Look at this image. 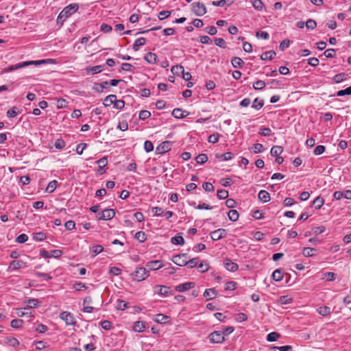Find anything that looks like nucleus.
I'll return each instance as SVG.
<instances>
[{"instance_id": "1", "label": "nucleus", "mask_w": 351, "mask_h": 351, "mask_svg": "<svg viewBox=\"0 0 351 351\" xmlns=\"http://www.w3.org/2000/svg\"><path fill=\"white\" fill-rule=\"evenodd\" d=\"M78 8L79 5L77 3H71L65 7L58 16L57 24L62 26L66 19L77 12Z\"/></svg>"}, {"instance_id": "2", "label": "nucleus", "mask_w": 351, "mask_h": 351, "mask_svg": "<svg viewBox=\"0 0 351 351\" xmlns=\"http://www.w3.org/2000/svg\"><path fill=\"white\" fill-rule=\"evenodd\" d=\"M46 62H47L46 60L23 62H20V63L14 64V65H11V66H8L7 68H5L2 71V73H9V72H11L12 71L23 68V67H25L26 66H28V65H32V64L38 65V64H40L45 63Z\"/></svg>"}, {"instance_id": "3", "label": "nucleus", "mask_w": 351, "mask_h": 351, "mask_svg": "<svg viewBox=\"0 0 351 351\" xmlns=\"http://www.w3.org/2000/svg\"><path fill=\"white\" fill-rule=\"evenodd\" d=\"M132 275L133 276V280L138 282L145 280L149 276L148 271L145 267L136 268V271Z\"/></svg>"}, {"instance_id": "4", "label": "nucleus", "mask_w": 351, "mask_h": 351, "mask_svg": "<svg viewBox=\"0 0 351 351\" xmlns=\"http://www.w3.org/2000/svg\"><path fill=\"white\" fill-rule=\"evenodd\" d=\"M192 10L195 15L202 16L204 15L207 10L204 4L199 2H194L192 3Z\"/></svg>"}, {"instance_id": "5", "label": "nucleus", "mask_w": 351, "mask_h": 351, "mask_svg": "<svg viewBox=\"0 0 351 351\" xmlns=\"http://www.w3.org/2000/svg\"><path fill=\"white\" fill-rule=\"evenodd\" d=\"M115 215V212L113 209H105L101 213H99L97 216L98 220H110Z\"/></svg>"}, {"instance_id": "6", "label": "nucleus", "mask_w": 351, "mask_h": 351, "mask_svg": "<svg viewBox=\"0 0 351 351\" xmlns=\"http://www.w3.org/2000/svg\"><path fill=\"white\" fill-rule=\"evenodd\" d=\"M209 340L213 343H220L225 341L223 333L219 331H215L208 336Z\"/></svg>"}, {"instance_id": "7", "label": "nucleus", "mask_w": 351, "mask_h": 351, "mask_svg": "<svg viewBox=\"0 0 351 351\" xmlns=\"http://www.w3.org/2000/svg\"><path fill=\"white\" fill-rule=\"evenodd\" d=\"M186 259H188V256L186 254H180L178 255H176L173 257L172 261L177 265L182 267L186 266Z\"/></svg>"}, {"instance_id": "8", "label": "nucleus", "mask_w": 351, "mask_h": 351, "mask_svg": "<svg viewBox=\"0 0 351 351\" xmlns=\"http://www.w3.org/2000/svg\"><path fill=\"white\" fill-rule=\"evenodd\" d=\"M60 317L65 322L66 325H72L75 326L76 322L73 316V315L67 311H64L60 313Z\"/></svg>"}, {"instance_id": "9", "label": "nucleus", "mask_w": 351, "mask_h": 351, "mask_svg": "<svg viewBox=\"0 0 351 351\" xmlns=\"http://www.w3.org/2000/svg\"><path fill=\"white\" fill-rule=\"evenodd\" d=\"M195 284L193 282H187L180 284L175 287V290L178 292H184L195 287Z\"/></svg>"}, {"instance_id": "10", "label": "nucleus", "mask_w": 351, "mask_h": 351, "mask_svg": "<svg viewBox=\"0 0 351 351\" xmlns=\"http://www.w3.org/2000/svg\"><path fill=\"white\" fill-rule=\"evenodd\" d=\"M226 230L223 228H219L218 230H214L210 232V237L214 241H218L226 236Z\"/></svg>"}, {"instance_id": "11", "label": "nucleus", "mask_w": 351, "mask_h": 351, "mask_svg": "<svg viewBox=\"0 0 351 351\" xmlns=\"http://www.w3.org/2000/svg\"><path fill=\"white\" fill-rule=\"evenodd\" d=\"M26 266V263L21 260L12 261L8 267V271L19 269L21 268H24Z\"/></svg>"}, {"instance_id": "12", "label": "nucleus", "mask_w": 351, "mask_h": 351, "mask_svg": "<svg viewBox=\"0 0 351 351\" xmlns=\"http://www.w3.org/2000/svg\"><path fill=\"white\" fill-rule=\"evenodd\" d=\"M223 264L225 268L229 271H236L239 269L238 265L228 258L224 260Z\"/></svg>"}, {"instance_id": "13", "label": "nucleus", "mask_w": 351, "mask_h": 351, "mask_svg": "<svg viewBox=\"0 0 351 351\" xmlns=\"http://www.w3.org/2000/svg\"><path fill=\"white\" fill-rule=\"evenodd\" d=\"M189 112L180 108H175L172 111V116L176 119H182L187 117Z\"/></svg>"}, {"instance_id": "14", "label": "nucleus", "mask_w": 351, "mask_h": 351, "mask_svg": "<svg viewBox=\"0 0 351 351\" xmlns=\"http://www.w3.org/2000/svg\"><path fill=\"white\" fill-rule=\"evenodd\" d=\"M146 266L150 270H156L162 267V263L160 261H154L148 262Z\"/></svg>"}, {"instance_id": "15", "label": "nucleus", "mask_w": 351, "mask_h": 351, "mask_svg": "<svg viewBox=\"0 0 351 351\" xmlns=\"http://www.w3.org/2000/svg\"><path fill=\"white\" fill-rule=\"evenodd\" d=\"M258 197L260 201H261L264 203L267 202L270 200L269 193L265 190H261L259 191V193L258 194Z\"/></svg>"}, {"instance_id": "16", "label": "nucleus", "mask_w": 351, "mask_h": 351, "mask_svg": "<svg viewBox=\"0 0 351 351\" xmlns=\"http://www.w3.org/2000/svg\"><path fill=\"white\" fill-rule=\"evenodd\" d=\"M157 149L160 153H165L171 149V143L169 141L163 142L157 147Z\"/></svg>"}, {"instance_id": "17", "label": "nucleus", "mask_w": 351, "mask_h": 351, "mask_svg": "<svg viewBox=\"0 0 351 351\" xmlns=\"http://www.w3.org/2000/svg\"><path fill=\"white\" fill-rule=\"evenodd\" d=\"M146 328V324L143 322L138 321L134 324L133 329L135 332H141Z\"/></svg>"}, {"instance_id": "18", "label": "nucleus", "mask_w": 351, "mask_h": 351, "mask_svg": "<svg viewBox=\"0 0 351 351\" xmlns=\"http://www.w3.org/2000/svg\"><path fill=\"white\" fill-rule=\"evenodd\" d=\"M144 59L149 64H155L156 63L157 56L152 52H149L145 54Z\"/></svg>"}, {"instance_id": "19", "label": "nucleus", "mask_w": 351, "mask_h": 351, "mask_svg": "<svg viewBox=\"0 0 351 351\" xmlns=\"http://www.w3.org/2000/svg\"><path fill=\"white\" fill-rule=\"evenodd\" d=\"M145 43H146V39L145 38H143V37L138 38L134 42V45H133V47H132V49L135 51H138L139 47L141 46H143L145 44Z\"/></svg>"}, {"instance_id": "20", "label": "nucleus", "mask_w": 351, "mask_h": 351, "mask_svg": "<svg viewBox=\"0 0 351 351\" xmlns=\"http://www.w3.org/2000/svg\"><path fill=\"white\" fill-rule=\"evenodd\" d=\"M117 99V96L115 95H108L105 99H104V103L103 104L106 106V107H108L110 106H111L112 104H114L115 100Z\"/></svg>"}, {"instance_id": "21", "label": "nucleus", "mask_w": 351, "mask_h": 351, "mask_svg": "<svg viewBox=\"0 0 351 351\" xmlns=\"http://www.w3.org/2000/svg\"><path fill=\"white\" fill-rule=\"evenodd\" d=\"M276 54L274 51H268L262 53L261 58L263 60H271L275 57Z\"/></svg>"}, {"instance_id": "22", "label": "nucleus", "mask_w": 351, "mask_h": 351, "mask_svg": "<svg viewBox=\"0 0 351 351\" xmlns=\"http://www.w3.org/2000/svg\"><path fill=\"white\" fill-rule=\"evenodd\" d=\"M4 342L5 344L12 347H16L19 345V341L14 337H7L5 338Z\"/></svg>"}, {"instance_id": "23", "label": "nucleus", "mask_w": 351, "mask_h": 351, "mask_svg": "<svg viewBox=\"0 0 351 351\" xmlns=\"http://www.w3.org/2000/svg\"><path fill=\"white\" fill-rule=\"evenodd\" d=\"M169 319V317L162 315V314H157L156 315V317L154 321L158 324H165Z\"/></svg>"}, {"instance_id": "24", "label": "nucleus", "mask_w": 351, "mask_h": 351, "mask_svg": "<svg viewBox=\"0 0 351 351\" xmlns=\"http://www.w3.org/2000/svg\"><path fill=\"white\" fill-rule=\"evenodd\" d=\"M231 63L234 68H241L244 64L243 60L239 57H234L231 60Z\"/></svg>"}, {"instance_id": "25", "label": "nucleus", "mask_w": 351, "mask_h": 351, "mask_svg": "<svg viewBox=\"0 0 351 351\" xmlns=\"http://www.w3.org/2000/svg\"><path fill=\"white\" fill-rule=\"evenodd\" d=\"M283 152V147L281 146H274L270 151V154L273 156H279Z\"/></svg>"}, {"instance_id": "26", "label": "nucleus", "mask_w": 351, "mask_h": 351, "mask_svg": "<svg viewBox=\"0 0 351 351\" xmlns=\"http://www.w3.org/2000/svg\"><path fill=\"white\" fill-rule=\"evenodd\" d=\"M324 204V200L321 197H317L313 202L312 205L315 209H319Z\"/></svg>"}, {"instance_id": "27", "label": "nucleus", "mask_w": 351, "mask_h": 351, "mask_svg": "<svg viewBox=\"0 0 351 351\" xmlns=\"http://www.w3.org/2000/svg\"><path fill=\"white\" fill-rule=\"evenodd\" d=\"M283 274L281 269H276L272 274V278L276 282H280L282 280Z\"/></svg>"}, {"instance_id": "28", "label": "nucleus", "mask_w": 351, "mask_h": 351, "mask_svg": "<svg viewBox=\"0 0 351 351\" xmlns=\"http://www.w3.org/2000/svg\"><path fill=\"white\" fill-rule=\"evenodd\" d=\"M317 312L322 316H328L330 315L331 310L330 308L326 306H321L317 309Z\"/></svg>"}, {"instance_id": "29", "label": "nucleus", "mask_w": 351, "mask_h": 351, "mask_svg": "<svg viewBox=\"0 0 351 351\" xmlns=\"http://www.w3.org/2000/svg\"><path fill=\"white\" fill-rule=\"evenodd\" d=\"M228 218L232 221H237L239 219V215L237 210H230L228 213Z\"/></svg>"}, {"instance_id": "30", "label": "nucleus", "mask_w": 351, "mask_h": 351, "mask_svg": "<svg viewBox=\"0 0 351 351\" xmlns=\"http://www.w3.org/2000/svg\"><path fill=\"white\" fill-rule=\"evenodd\" d=\"M87 71L91 72L92 75L99 73L103 70V66L102 65H97L92 67H87L86 69Z\"/></svg>"}, {"instance_id": "31", "label": "nucleus", "mask_w": 351, "mask_h": 351, "mask_svg": "<svg viewBox=\"0 0 351 351\" xmlns=\"http://www.w3.org/2000/svg\"><path fill=\"white\" fill-rule=\"evenodd\" d=\"M184 69L182 65L173 66L171 68V72L176 75H180L184 73Z\"/></svg>"}, {"instance_id": "32", "label": "nucleus", "mask_w": 351, "mask_h": 351, "mask_svg": "<svg viewBox=\"0 0 351 351\" xmlns=\"http://www.w3.org/2000/svg\"><path fill=\"white\" fill-rule=\"evenodd\" d=\"M280 337V335L276 332H271L267 336V340L269 342L276 341Z\"/></svg>"}, {"instance_id": "33", "label": "nucleus", "mask_w": 351, "mask_h": 351, "mask_svg": "<svg viewBox=\"0 0 351 351\" xmlns=\"http://www.w3.org/2000/svg\"><path fill=\"white\" fill-rule=\"evenodd\" d=\"M264 105V101L263 99H259L258 98H256L253 103L252 108L256 110H260Z\"/></svg>"}, {"instance_id": "34", "label": "nucleus", "mask_w": 351, "mask_h": 351, "mask_svg": "<svg viewBox=\"0 0 351 351\" xmlns=\"http://www.w3.org/2000/svg\"><path fill=\"white\" fill-rule=\"evenodd\" d=\"M58 182L56 180H52L48 184L46 188V191L49 193H53L56 190Z\"/></svg>"}, {"instance_id": "35", "label": "nucleus", "mask_w": 351, "mask_h": 351, "mask_svg": "<svg viewBox=\"0 0 351 351\" xmlns=\"http://www.w3.org/2000/svg\"><path fill=\"white\" fill-rule=\"evenodd\" d=\"M316 250L313 247H304L302 254L306 257L313 256L315 254Z\"/></svg>"}, {"instance_id": "36", "label": "nucleus", "mask_w": 351, "mask_h": 351, "mask_svg": "<svg viewBox=\"0 0 351 351\" xmlns=\"http://www.w3.org/2000/svg\"><path fill=\"white\" fill-rule=\"evenodd\" d=\"M19 113V111L18 110V108L16 106L12 107L11 109L8 110L6 112L7 117L9 118H14Z\"/></svg>"}, {"instance_id": "37", "label": "nucleus", "mask_w": 351, "mask_h": 351, "mask_svg": "<svg viewBox=\"0 0 351 351\" xmlns=\"http://www.w3.org/2000/svg\"><path fill=\"white\" fill-rule=\"evenodd\" d=\"M171 243L174 245H183L184 239L182 236L177 235L171 238Z\"/></svg>"}, {"instance_id": "38", "label": "nucleus", "mask_w": 351, "mask_h": 351, "mask_svg": "<svg viewBox=\"0 0 351 351\" xmlns=\"http://www.w3.org/2000/svg\"><path fill=\"white\" fill-rule=\"evenodd\" d=\"M252 5L254 8L258 11L263 10L265 6L264 3L261 0H252Z\"/></svg>"}, {"instance_id": "39", "label": "nucleus", "mask_w": 351, "mask_h": 351, "mask_svg": "<svg viewBox=\"0 0 351 351\" xmlns=\"http://www.w3.org/2000/svg\"><path fill=\"white\" fill-rule=\"evenodd\" d=\"M217 295L215 289H207L204 293V297H208L209 300L214 298Z\"/></svg>"}, {"instance_id": "40", "label": "nucleus", "mask_w": 351, "mask_h": 351, "mask_svg": "<svg viewBox=\"0 0 351 351\" xmlns=\"http://www.w3.org/2000/svg\"><path fill=\"white\" fill-rule=\"evenodd\" d=\"M128 303L124 300H118L116 308L118 310L123 311L128 308Z\"/></svg>"}, {"instance_id": "41", "label": "nucleus", "mask_w": 351, "mask_h": 351, "mask_svg": "<svg viewBox=\"0 0 351 351\" xmlns=\"http://www.w3.org/2000/svg\"><path fill=\"white\" fill-rule=\"evenodd\" d=\"M104 250V247L100 245H96L92 247L91 252L93 254V256H95L97 254H100Z\"/></svg>"}, {"instance_id": "42", "label": "nucleus", "mask_w": 351, "mask_h": 351, "mask_svg": "<svg viewBox=\"0 0 351 351\" xmlns=\"http://www.w3.org/2000/svg\"><path fill=\"white\" fill-rule=\"evenodd\" d=\"M135 239L139 242L143 243L146 240V234L144 232L138 231L135 234Z\"/></svg>"}, {"instance_id": "43", "label": "nucleus", "mask_w": 351, "mask_h": 351, "mask_svg": "<svg viewBox=\"0 0 351 351\" xmlns=\"http://www.w3.org/2000/svg\"><path fill=\"white\" fill-rule=\"evenodd\" d=\"M195 160L199 164H204L208 160V156L205 154H201L196 157Z\"/></svg>"}, {"instance_id": "44", "label": "nucleus", "mask_w": 351, "mask_h": 351, "mask_svg": "<svg viewBox=\"0 0 351 351\" xmlns=\"http://www.w3.org/2000/svg\"><path fill=\"white\" fill-rule=\"evenodd\" d=\"M217 197L220 199H225L228 197V191L224 189L217 191Z\"/></svg>"}, {"instance_id": "45", "label": "nucleus", "mask_w": 351, "mask_h": 351, "mask_svg": "<svg viewBox=\"0 0 351 351\" xmlns=\"http://www.w3.org/2000/svg\"><path fill=\"white\" fill-rule=\"evenodd\" d=\"M159 288L158 293L161 295H167L169 293V287L164 285L158 286Z\"/></svg>"}, {"instance_id": "46", "label": "nucleus", "mask_w": 351, "mask_h": 351, "mask_svg": "<svg viewBox=\"0 0 351 351\" xmlns=\"http://www.w3.org/2000/svg\"><path fill=\"white\" fill-rule=\"evenodd\" d=\"M351 95V86L346 89L340 90L337 93V96H338V97H343L345 95Z\"/></svg>"}, {"instance_id": "47", "label": "nucleus", "mask_w": 351, "mask_h": 351, "mask_svg": "<svg viewBox=\"0 0 351 351\" xmlns=\"http://www.w3.org/2000/svg\"><path fill=\"white\" fill-rule=\"evenodd\" d=\"M23 324V321L20 319H14L11 322V326L13 328H19L22 326V324Z\"/></svg>"}, {"instance_id": "48", "label": "nucleus", "mask_w": 351, "mask_h": 351, "mask_svg": "<svg viewBox=\"0 0 351 351\" xmlns=\"http://www.w3.org/2000/svg\"><path fill=\"white\" fill-rule=\"evenodd\" d=\"M45 239H46V235L44 232H36L33 236V239L36 241H42Z\"/></svg>"}, {"instance_id": "49", "label": "nucleus", "mask_w": 351, "mask_h": 351, "mask_svg": "<svg viewBox=\"0 0 351 351\" xmlns=\"http://www.w3.org/2000/svg\"><path fill=\"white\" fill-rule=\"evenodd\" d=\"M278 302L281 304H288L291 303L292 299L288 295H282L280 297Z\"/></svg>"}, {"instance_id": "50", "label": "nucleus", "mask_w": 351, "mask_h": 351, "mask_svg": "<svg viewBox=\"0 0 351 351\" xmlns=\"http://www.w3.org/2000/svg\"><path fill=\"white\" fill-rule=\"evenodd\" d=\"M199 260V259L198 257L193 258L189 261L186 260V266H188L189 268H193L198 264Z\"/></svg>"}, {"instance_id": "51", "label": "nucleus", "mask_w": 351, "mask_h": 351, "mask_svg": "<svg viewBox=\"0 0 351 351\" xmlns=\"http://www.w3.org/2000/svg\"><path fill=\"white\" fill-rule=\"evenodd\" d=\"M265 85H266V84H265V82L264 81H263V80H258L255 83H254L253 88L255 90H261L263 88H265Z\"/></svg>"}, {"instance_id": "52", "label": "nucleus", "mask_w": 351, "mask_h": 351, "mask_svg": "<svg viewBox=\"0 0 351 351\" xmlns=\"http://www.w3.org/2000/svg\"><path fill=\"white\" fill-rule=\"evenodd\" d=\"M305 26L306 27V28L308 29L313 30L316 27L317 23H316L315 21H314L313 19H308L306 22Z\"/></svg>"}, {"instance_id": "53", "label": "nucleus", "mask_w": 351, "mask_h": 351, "mask_svg": "<svg viewBox=\"0 0 351 351\" xmlns=\"http://www.w3.org/2000/svg\"><path fill=\"white\" fill-rule=\"evenodd\" d=\"M345 76L344 73L337 74L333 77V81L337 84L340 83L345 80Z\"/></svg>"}, {"instance_id": "54", "label": "nucleus", "mask_w": 351, "mask_h": 351, "mask_svg": "<svg viewBox=\"0 0 351 351\" xmlns=\"http://www.w3.org/2000/svg\"><path fill=\"white\" fill-rule=\"evenodd\" d=\"M54 146L58 149H62L65 147V142L61 138H58L55 141Z\"/></svg>"}, {"instance_id": "55", "label": "nucleus", "mask_w": 351, "mask_h": 351, "mask_svg": "<svg viewBox=\"0 0 351 351\" xmlns=\"http://www.w3.org/2000/svg\"><path fill=\"white\" fill-rule=\"evenodd\" d=\"M144 149L146 152H150L154 150V145L149 141H146L144 143Z\"/></svg>"}, {"instance_id": "56", "label": "nucleus", "mask_w": 351, "mask_h": 351, "mask_svg": "<svg viewBox=\"0 0 351 351\" xmlns=\"http://www.w3.org/2000/svg\"><path fill=\"white\" fill-rule=\"evenodd\" d=\"M151 116V113L148 110H141L139 112L138 117L140 119L145 120Z\"/></svg>"}, {"instance_id": "57", "label": "nucleus", "mask_w": 351, "mask_h": 351, "mask_svg": "<svg viewBox=\"0 0 351 351\" xmlns=\"http://www.w3.org/2000/svg\"><path fill=\"white\" fill-rule=\"evenodd\" d=\"M202 188L204 189V191H208V192H211V191H214L213 185L210 182H206L203 183Z\"/></svg>"}, {"instance_id": "58", "label": "nucleus", "mask_w": 351, "mask_h": 351, "mask_svg": "<svg viewBox=\"0 0 351 351\" xmlns=\"http://www.w3.org/2000/svg\"><path fill=\"white\" fill-rule=\"evenodd\" d=\"M27 306L29 308H36L38 306V300L37 299H29L27 300Z\"/></svg>"}, {"instance_id": "59", "label": "nucleus", "mask_w": 351, "mask_h": 351, "mask_svg": "<svg viewBox=\"0 0 351 351\" xmlns=\"http://www.w3.org/2000/svg\"><path fill=\"white\" fill-rule=\"evenodd\" d=\"M28 240V237L25 234H21L17 237L16 241L19 243H23Z\"/></svg>"}, {"instance_id": "60", "label": "nucleus", "mask_w": 351, "mask_h": 351, "mask_svg": "<svg viewBox=\"0 0 351 351\" xmlns=\"http://www.w3.org/2000/svg\"><path fill=\"white\" fill-rule=\"evenodd\" d=\"M325 151V147L324 145H317L314 149L313 153L315 155H320L323 154Z\"/></svg>"}, {"instance_id": "61", "label": "nucleus", "mask_w": 351, "mask_h": 351, "mask_svg": "<svg viewBox=\"0 0 351 351\" xmlns=\"http://www.w3.org/2000/svg\"><path fill=\"white\" fill-rule=\"evenodd\" d=\"M101 326L106 330H110L112 328V324L110 321L104 320L101 322Z\"/></svg>"}, {"instance_id": "62", "label": "nucleus", "mask_w": 351, "mask_h": 351, "mask_svg": "<svg viewBox=\"0 0 351 351\" xmlns=\"http://www.w3.org/2000/svg\"><path fill=\"white\" fill-rule=\"evenodd\" d=\"M124 106H125V102L122 99H120V100L116 99L114 103V108H115L117 109L121 110L124 108Z\"/></svg>"}, {"instance_id": "63", "label": "nucleus", "mask_w": 351, "mask_h": 351, "mask_svg": "<svg viewBox=\"0 0 351 351\" xmlns=\"http://www.w3.org/2000/svg\"><path fill=\"white\" fill-rule=\"evenodd\" d=\"M68 102L64 99H58L57 101V107L58 108H64L67 106Z\"/></svg>"}, {"instance_id": "64", "label": "nucleus", "mask_w": 351, "mask_h": 351, "mask_svg": "<svg viewBox=\"0 0 351 351\" xmlns=\"http://www.w3.org/2000/svg\"><path fill=\"white\" fill-rule=\"evenodd\" d=\"M197 267H198L199 271L202 273L207 271L209 269L208 264L206 263H201L200 264L198 265Z\"/></svg>"}]
</instances>
